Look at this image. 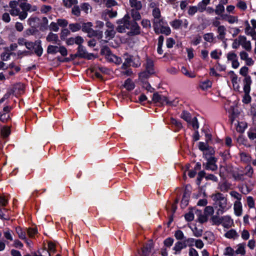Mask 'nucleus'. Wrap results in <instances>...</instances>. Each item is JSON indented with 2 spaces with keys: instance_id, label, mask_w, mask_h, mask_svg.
Returning a JSON list of instances; mask_svg holds the SVG:
<instances>
[{
  "instance_id": "obj_1",
  "label": "nucleus",
  "mask_w": 256,
  "mask_h": 256,
  "mask_svg": "<svg viewBox=\"0 0 256 256\" xmlns=\"http://www.w3.org/2000/svg\"><path fill=\"white\" fill-rule=\"evenodd\" d=\"M10 13L12 16H18V18L22 20L28 16V12H35L37 10V6H32L27 2V0H13L10 2Z\"/></svg>"
},
{
  "instance_id": "obj_2",
  "label": "nucleus",
  "mask_w": 256,
  "mask_h": 256,
  "mask_svg": "<svg viewBox=\"0 0 256 256\" xmlns=\"http://www.w3.org/2000/svg\"><path fill=\"white\" fill-rule=\"evenodd\" d=\"M152 24L154 31L156 34H164L168 35L170 34V28L165 26L166 23L162 17L152 19Z\"/></svg>"
},
{
  "instance_id": "obj_3",
  "label": "nucleus",
  "mask_w": 256,
  "mask_h": 256,
  "mask_svg": "<svg viewBox=\"0 0 256 256\" xmlns=\"http://www.w3.org/2000/svg\"><path fill=\"white\" fill-rule=\"evenodd\" d=\"M213 200L218 206L219 208L217 210V214H222L227 206V199L220 193H217L212 196Z\"/></svg>"
},
{
  "instance_id": "obj_4",
  "label": "nucleus",
  "mask_w": 256,
  "mask_h": 256,
  "mask_svg": "<svg viewBox=\"0 0 256 256\" xmlns=\"http://www.w3.org/2000/svg\"><path fill=\"white\" fill-rule=\"evenodd\" d=\"M92 24L91 22H88L84 23L82 25V30L84 32H86L89 37H92L96 36L98 38H102V32H97L92 28Z\"/></svg>"
},
{
  "instance_id": "obj_5",
  "label": "nucleus",
  "mask_w": 256,
  "mask_h": 256,
  "mask_svg": "<svg viewBox=\"0 0 256 256\" xmlns=\"http://www.w3.org/2000/svg\"><path fill=\"white\" fill-rule=\"evenodd\" d=\"M102 52L106 55V58L108 60L114 62L116 64H120L121 63V58L118 56L112 54L108 47H104L102 50Z\"/></svg>"
},
{
  "instance_id": "obj_6",
  "label": "nucleus",
  "mask_w": 256,
  "mask_h": 256,
  "mask_svg": "<svg viewBox=\"0 0 256 256\" xmlns=\"http://www.w3.org/2000/svg\"><path fill=\"white\" fill-rule=\"evenodd\" d=\"M152 100L154 102H159L162 105H164V104L170 106L175 105L174 104V102L168 100L167 97L160 95L158 94V92L154 94L152 96Z\"/></svg>"
},
{
  "instance_id": "obj_7",
  "label": "nucleus",
  "mask_w": 256,
  "mask_h": 256,
  "mask_svg": "<svg viewBox=\"0 0 256 256\" xmlns=\"http://www.w3.org/2000/svg\"><path fill=\"white\" fill-rule=\"evenodd\" d=\"M207 162L203 164L206 170H210L212 171H214L217 170L218 166L216 164V158L210 156L207 159Z\"/></svg>"
},
{
  "instance_id": "obj_8",
  "label": "nucleus",
  "mask_w": 256,
  "mask_h": 256,
  "mask_svg": "<svg viewBox=\"0 0 256 256\" xmlns=\"http://www.w3.org/2000/svg\"><path fill=\"white\" fill-rule=\"evenodd\" d=\"M182 24H183L184 27L186 28L188 25V21L186 19L184 20V21L180 20L175 19L170 22V26L174 29L180 28Z\"/></svg>"
},
{
  "instance_id": "obj_9",
  "label": "nucleus",
  "mask_w": 256,
  "mask_h": 256,
  "mask_svg": "<svg viewBox=\"0 0 256 256\" xmlns=\"http://www.w3.org/2000/svg\"><path fill=\"white\" fill-rule=\"evenodd\" d=\"M228 74L234 89L235 90H238L240 88L238 84L240 80L238 79L237 75L233 71H230Z\"/></svg>"
},
{
  "instance_id": "obj_10",
  "label": "nucleus",
  "mask_w": 256,
  "mask_h": 256,
  "mask_svg": "<svg viewBox=\"0 0 256 256\" xmlns=\"http://www.w3.org/2000/svg\"><path fill=\"white\" fill-rule=\"evenodd\" d=\"M240 46L246 51L252 50V44L250 40H247L246 38L244 36H240Z\"/></svg>"
},
{
  "instance_id": "obj_11",
  "label": "nucleus",
  "mask_w": 256,
  "mask_h": 256,
  "mask_svg": "<svg viewBox=\"0 0 256 256\" xmlns=\"http://www.w3.org/2000/svg\"><path fill=\"white\" fill-rule=\"evenodd\" d=\"M153 248V242L152 241L150 240L148 243L142 248V252L140 256H148L151 252L152 248Z\"/></svg>"
},
{
  "instance_id": "obj_12",
  "label": "nucleus",
  "mask_w": 256,
  "mask_h": 256,
  "mask_svg": "<svg viewBox=\"0 0 256 256\" xmlns=\"http://www.w3.org/2000/svg\"><path fill=\"white\" fill-rule=\"evenodd\" d=\"M240 56L242 60H244L247 66H252L254 64V61L251 58L248 57V54L245 51H242L240 52Z\"/></svg>"
},
{
  "instance_id": "obj_13",
  "label": "nucleus",
  "mask_w": 256,
  "mask_h": 256,
  "mask_svg": "<svg viewBox=\"0 0 256 256\" xmlns=\"http://www.w3.org/2000/svg\"><path fill=\"white\" fill-rule=\"evenodd\" d=\"M233 220L228 216H222L221 224L226 228H229L233 224Z\"/></svg>"
},
{
  "instance_id": "obj_14",
  "label": "nucleus",
  "mask_w": 256,
  "mask_h": 256,
  "mask_svg": "<svg viewBox=\"0 0 256 256\" xmlns=\"http://www.w3.org/2000/svg\"><path fill=\"white\" fill-rule=\"evenodd\" d=\"M117 16L116 11H112L110 10H106L102 13V18L106 20H108L109 18H112L116 17Z\"/></svg>"
},
{
  "instance_id": "obj_15",
  "label": "nucleus",
  "mask_w": 256,
  "mask_h": 256,
  "mask_svg": "<svg viewBox=\"0 0 256 256\" xmlns=\"http://www.w3.org/2000/svg\"><path fill=\"white\" fill-rule=\"evenodd\" d=\"M224 236L229 239L236 240L239 237V234L235 230L230 229L224 234Z\"/></svg>"
},
{
  "instance_id": "obj_16",
  "label": "nucleus",
  "mask_w": 256,
  "mask_h": 256,
  "mask_svg": "<svg viewBox=\"0 0 256 256\" xmlns=\"http://www.w3.org/2000/svg\"><path fill=\"white\" fill-rule=\"evenodd\" d=\"M234 209L235 214L240 216L242 214V205L240 201H236L234 204Z\"/></svg>"
},
{
  "instance_id": "obj_17",
  "label": "nucleus",
  "mask_w": 256,
  "mask_h": 256,
  "mask_svg": "<svg viewBox=\"0 0 256 256\" xmlns=\"http://www.w3.org/2000/svg\"><path fill=\"white\" fill-rule=\"evenodd\" d=\"M244 93H249L250 90L252 80L250 76H246L244 80Z\"/></svg>"
},
{
  "instance_id": "obj_18",
  "label": "nucleus",
  "mask_w": 256,
  "mask_h": 256,
  "mask_svg": "<svg viewBox=\"0 0 256 256\" xmlns=\"http://www.w3.org/2000/svg\"><path fill=\"white\" fill-rule=\"evenodd\" d=\"M34 53L38 56H40L42 55L43 53V49L41 46V41L40 40H36L35 42L34 48Z\"/></svg>"
},
{
  "instance_id": "obj_19",
  "label": "nucleus",
  "mask_w": 256,
  "mask_h": 256,
  "mask_svg": "<svg viewBox=\"0 0 256 256\" xmlns=\"http://www.w3.org/2000/svg\"><path fill=\"white\" fill-rule=\"evenodd\" d=\"M130 30V32L132 34H140V27L136 22H132Z\"/></svg>"
},
{
  "instance_id": "obj_20",
  "label": "nucleus",
  "mask_w": 256,
  "mask_h": 256,
  "mask_svg": "<svg viewBox=\"0 0 256 256\" xmlns=\"http://www.w3.org/2000/svg\"><path fill=\"white\" fill-rule=\"evenodd\" d=\"M217 32L218 33V38L221 40L225 39L226 34V28L224 26H218L217 29Z\"/></svg>"
},
{
  "instance_id": "obj_21",
  "label": "nucleus",
  "mask_w": 256,
  "mask_h": 256,
  "mask_svg": "<svg viewBox=\"0 0 256 256\" xmlns=\"http://www.w3.org/2000/svg\"><path fill=\"white\" fill-rule=\"evenodd\" d=\"M130 17L128 15H126L122 19L120 22V24H123L124 26L125 29H130L131 22L130 21Z\"/></svg>"
},
{
  "instance_id": "obj_22",
  "label": "nucleus",
  "mask_w": 256,
  "mask_h": 256,
  "mask_svg": "<svg viewBox=\"0 0 256 256\" xmlns=\"http://www.w3.org/2000/svg\"><path fill=\"white\" fill-rule=\"evenodd\" d=\"M134 58L133 56H130L128 54L124 55L125 61L122 66V69L126 70L128 67L132 65V61Z\"/></svg>"
},
{
  "instance_id": "obj_23",
  "label": "nucleus",
  "mask_w": 256,
  "mask_h": 256,
  "mask_svg": "<svg viewBox=\"0 0 256 256\" xmlns=\"http://www.w3.org/2000/svg\"><path fill=\"white\" fill-rule=\"evenodd\" d=\"M130 6L133 9L136 10H140L142 8V4L140 1L138 0H130Z\"/></svg>"
},
{
  "instance_id": "obj_24",
  "label": "nucleus",
  "mask_w": 256,
  "mask_h": 256,
  "mask_svg": "<svg viewBox=\"0 0 256 256\" xmlns=\"http://www.w3.org/2000/svg\"><path fill=\"white\" fill-rule=\"evenodd\" d=\"M46 40L48 42H52L54 43H57L58 41V34L50 32L46 38Z\"/></svg>"
},
{
  "instance_id": "obj_25",
  "label": "nucleus",
  "mask_w": 256,
  "mask_h": 256,
  "mask_svg": "<svg viewBox=\"0 0 256 256\" xmlns=\"http://www.w3.org/2000/svg\"><path fill=\"white\" fill-rule=\"evenodd\" d=\"M190 196V192L186 190L183 194L182 198L181 201L182 205L186 206L188 204Z\"/></svg>"
},
{
  "instance_id": "obj_26",
  "label": "nucleus",
  "mask_w": 256,
  "mask_h": 256,
  "mask_svg": "<svg viewBox=\"0 0 256 256\" xmlns=\"http://www.w3.org/2000/svg\"><path fill=\"white\" fill-rule=\"evenodd\" d=\"M154 62L150 58L146 59V70H148L149 73L150 74H154Z\"/></svg>"
},
{
  "instance_id": "obj_27",
  "label": "nucleus",
  "mask_w": 256,
  "mask_h": 256,
  "mask_svg": "<svg viewBox=\"0 0 256 256\" xmlns=\"http://www.w3.org/2000/svg\"><path fill=\"white\" fill-rule=\"evenodd\" d=\"M234 253L236 254H240L242 256L246 254L245 244H238L237 246V249L236 250V251H234Z\"/></svg>"
},
{
  "instance_id": "obj_28",
  "label": "nucleus",
  "mask_w": 256,
  "mask_h": 256,
  "mask_svg": "<svg viewBox=\"0 0 256 256\" xmlns=\"http://www.w3.org/2000/svg\"><path fill=\"white\" fill-rule=\"evenodd\" d=\"M186 247V242H182L178 241L176 243L175 246L174 248V250L176 252H180L182 249Z\"/></svg>"
},
{
  "instance_id": "obj_29",
  "label": "nucleus",
  "mask_w": 256,
  "mask_h": 256,
  "mask_svg": "<svg viewBox=\"0 0 256 256\" xmlns=\"http://www.w3.org/2000/svg\"><path fill=\"white\" fill-rule=\"evenodd\" d=\"M219 215L220 214H217V213L216 212V215H212V216L210 220H212L213 224L218 226L221 224L222 216L220 217Z\"/></svg>"
},
{
  "instance_id": "obj_30",
  "label": "nucleus",
  "mask_w": 256,
  "mask_h": 256,
  "mask_svg": "<svg viewBox=\"0 0 256 256\" xmlns=\"http://www.w3.org/2000/svg\"><path fill=\"white\" fill-rule=\"evenodd\" d=\"M124 87L128 90H131L134 88L135 85L130 79L128 78L125 81Z\"/></svg>"
},
{
  "instance_id": "obj_31",
  "label": "nucleus",
  "mask_w": 256,
  "mask_h": 256,
  "mask_svg": "<svg viewBox=\"0 0 256 256\" xmlns=\"http://www.w3.org/2000/svg\"><path fill=\"white\" fill-rule=\"evenodd\" d=\"M138 10L132 9L130 11L132 17L134 20L133 21L136 22V20H139L141 19V16Z\"/></svg>"
},
{
  "instance_id": "obj_32",
  "label": "nucleus",
  "mask_w": 256,
  "mask_h": 256,
  "mask_svg": "<svg viewBox=\"0 0 256 256\" xmlns=\"http://www.w3.org/2000/svg\"><path fill=\"white\" fill-rule=\"evenodd\" d=\"M164 40V36H160L158 39V49H157L158 53L160 54H162L163 53V51L162 50V47L163 44Z\"/></svg>"
},
{
  "instance_id": "obj_33",
  "label": "nucleus",
  "mask_w": 256,
  "mask_h": 256,
  "mask_svg": "<svg viewBox=\"0 0 256 256\" xmlns=\"http://www.w3.org/2000/svg\"><path fill=\"white\" fill-rule=\"evenodd\" d=\"M116 34V32L114 30H110L108 29L104 32V34L106 36V38L108 40H110L114 38Z\"/></svg>"
},
{
  "instance_id": "obj_34",
  "label": "nucleus",
  "mask_w": 256,
  "mask_h": 256,
  "mask_svg": "<svg viewBox=\"0 0 256 256\" xmlns=\"http://www.w3.org/2000/svg\"><path fill=\"white\" fill-rule=\"evenodd\" d=\"M212 86V82L208 80L202 82L200 84V87L202 90H206Z\"/></svg>"
},
{
  "instance_id": "obj_35",
  "label": "nucleus",
  "mask_w": 256,
  "mask_h": 256,
  "mask_svg": "<svg viewBox=\"0 0 256 256\" xmlns=\"http://www.w3.org/2000/svg\"><path fill=\"white\" fill-rule=\"evenodd\" d=\"M68 27L72 32H78L82 28V26L78 23L70 24H69Z\"/></svg>"
},
{
  "instance_id": "obj_36",
  "label": "nucleus",
  "mask_w": 256,
  "mask_h": 256,
  "mask_svg": "<svg viewBox=\"0 0 256 256\" xmlns=\"http://www.w3.org/2000/svg\"><path fill=\"white\" fill-rule=\"evenodd\" d=\"M63 5L66 7L70 8L72 5L78 4V0H62Z\"/></svg>"
},
{
  "instance_id": "obj_37",
  "label": "nucleus",
  "mask_w": 256,
  "mask_h": 256,
  "mask_svg": "<svg viewBox=\"0 0 256 256\" xmlns=\"http://www.w3.org/2000/svg\"><path fill=\"white\" fill-rule=\"evenodd\" d=\"M58 46H57L49 45L47 48V52L49 54H55L58 52Z\"/></svg>"
},
{
  "instance_id": "obj_38",
  "label": "nucleus",
  "mask_w": 256,
  "mask_h": 256,
  "mask_svg": "<svg viewBox=\"0 0 256 256\" xmlns=\"http://www.w3.org/2000/svg\"><path fill=\"white\" fill-rule=\"evenodd\" d=\"M224 12V7L222 4H218L214 9V12L216 15L220 16Z\"/></svg>"
},
{
  "instance_id": "obj_39",
  "label": "nucleus",
  "mask_w": 256,
  "mask_h": 256,
  "mask_svg": "<svg viewBox=\"0 0 256 256\" xmlns=\"http://www.w3.org/2000/svg\"><path fill=\"white\" fill-rule=\"evenodd\" d=\"M86 52L84 50L82 46H79L78 47V50L77 53L76 54V56H78L81 58H83L85 56V54Z\"/></svg>"
},
{
  "instance_id": "obj_40",
  "label": "nucleus",
  "mask_w": 256,
  "mask_h": 256,
  "mask_svg": "<svg viewBox=\"0 0 256 256\" xmlns=\"http://www.w3.org/2000/svg\"><path fill=\"white\" fill-rule=\"evenodd\" d=\"M214 154V148L210 146L206 149V150L204 152V155L206 159L212 156Z\"/></svg>"
},
{
  "instance_id": "obj_41",
  "label": "nucleus",
  "mask_w": 256,
  "mask_h": 256,
  "mask_svg": "<svg viewBox=\"0 0 256 256\" xmlns=\"http://www.w3.org/2000/svg\"><path fill=\"white\" fill-rule=\"evenodd\" d=\"M16 231L20 238L22 240H26V234L23 232L20 227H16Z\"/></svg>"
},
{
  "instance_id": "obj_42",
  "label": "nucleus",
  "mask_w": 256,
  "mask_h": 256,
  "mask_svg": "<svg viewBox=\"0 0 256 256\" xmlns=\"http://www.w3.org/2000/svg\"><path fill=\"white\" fill-rule=\"evenodd\" d=\"M236 6L242 11L246 10L248 8L246 4L244 1L242 0H239L236 4Z\"/></svg>"
},
{
  "instance_id": "obj_43",
  "label": "nucleus",
  "mask_w": 256,
  "mask_h": 256,
  "mask_svg": "<svg viewBox=\"0 0 256 256\" xmlns=\"http://www.w3.org/2000/svg\"><path fill=\"white\" fill-rule=\"evenodd\" d=\"M153 19H156L162 17L159 8H154L152 11Z\"/></svg>"
},
{
  "instance_id": "obj_44",
  "label": "nucleus",
  "mask_w": 256,
  "mask_h": 256,
  "mask_svg": "<svg viewBox=\"0 0 256 256\" xmlns=\"http://www.w3.org/2000/svg\"><path fill=\"white\" fill-rule=\"evenodd\" d=\"M230 184L224 182L222 184H219V187L221 191L226 192L230 188Z\"/></svg>"
},
{
  "instance_id": "obj_45",
  "label": "nucleus",
  "mask_w": 256,
  "mask_h": 256,
  "mask_svg": "<svg viewBox=\"0 0 256 256\" xmlns=\"http://www.w3.org/2000/svg\"><path fill=\"white\" fill-rule=\"evenodd\" d=\"M152 74H153L149 73L148 70H146V71H144L139 74V78L141 80H144L148 78Z\"/></svg>"
},
{
  "instance_id": "obj_46",
  "label": "nucleus",
  "mask_w": 256,
  "mask_h": 256,
  "mask_svg": "<svg viewBox=\"0 0 256 256\" xmlns=\"http://www.w3.org/2000/svg\"><path fill=\"white\" fill-rule=\"evenodd\" d=\"M214 213V208L211 206H206L204 210V214L208 216H212Z\"/></svg>"
},
{
  "instance_id": "obj_47",
  "label": "nucleus",
  "mask_w": 256,
  "mask_h": 256,
  "mask_svg": "<svg viewBox=\"0 0 256 256\" xmlns=\"http://www.w3.org/2000/svg\"><path fill=\"white\" fill-rule=\"evenodd\" d=\"M245 25L246 26L244 29L245 33L247 35H250L254 30L250 26L248 21L245 22Z\"/></svg>"
},
{
  "instance_id": "obj_48",
  "label": "nucleus",
  "mask_w": 256,
  "mask_h": 256,
  "mask_svg": "<svg viewBox=\"0 0 256 256\" xmlns=\"http://www.w3.org/2000/svg\"><path fill=\"white\" fill-rule=\"evenodd\" d=\"M254 173V170L250 166H247L244 168V174L250 178H252Z\"/></svg>"
},
{
  "instance_id": "obj_49",
  "label": "nucleus",
  "mask_w": 256,
  "mask_h": 256,
  "mask_svg": "<svg viewBox=\"0 0 256 256\" xmlns=\"http://www.w3.org/2000/svg\"><path fill=\"white\" fill-rule=\"evenodd\" d=\"M52 8L50 6L42 5L41 6L40 11L42 14H46L51 11Z\"/></svg>"
},
{
  "instance_id": "obj_50",
  "label": "nucleus",
  "mask_w": 256,
  "mask_h": 256,
  "mask_svg": "<svg viewBox=\"0 0 256 256\" xmlns=\"http://www.w3.org/2000/svg\"><path fill=\"white\" fill-rule=\"evenodd\" d=\"M58 26L65 28L67 26L68 24V21L64 18H58L56 20Z\"/></svg>"
},
{
  "instance_id": "obj_51",
  "label": "nucleus",
  "mask_w": 256,
  "mask_h": 256,
  "mask_svg": "<svg viewBox=\"0 0 256 256\" xmlns=\"http://www.w3.org/2000/svg\"><path fill=\"white\" fill-rule=\"evenodd\" d=\"M190 228L193 232L195 236L200 237L202 236V230L201 228H198L196 226H194V228Z\"/></svg>"
},
{
  "instance_id": "obj_52",
  "label": "nucleus",
  "mask_w": 256,
  "mask_h": 256,
  "mask_svg": "<svg viewBox=\"0 0 256 256\" xmlns=\"http://www.w3.org/2000/svg\"><path fill=\"white\" fill-rule=\"evenodd\" d=\"M228 60L231 62L235 61L238 59L237 55L234 52H230L227 54L226 56Z\"/></svg>"
},
{
  "instance_id": "obj_53",
  "label": "nucleus",
  "mask_w": 256,
  "mask_h": 256,
  "mask_svg": "<svg viewBox=\"0 0 256 256\" xmlns=\"http://www.w3.org/2000/svg\"><path fill=\"white\" fill-rule=\"evenodd\" d=\"M49 29L50 30H52L55 32H58L59 30V26L56 22H52L49 26Z\"/></svg>"
},
{
  "instance_id": "obj_54",
  "label": "nucleus",
  "mask_w": 256,
  "mask_h": 256,
  "mask_svg": "<svg viewBox=\"0 0 256 256\" xmlns=\"http://www.w3.org/2000/svg\"><path fill=\"white\" fill-rule=\"evenodd\" d=\"M181 118H183L184 120H185L188 122H190L191 120V116L189 112H186V111H183Z\"/></svg>"
},
{
  "instance_id": "obj_55",
  "label": "nucleus",
  "mask_w": 256,
  "mask_h": 256,
  "mask_svg": "<svg viewBox=\"0 0 256 256\" xmlns=\"http://www.w3.org/2000/svg\"><path fill=\"white\" fill-rule=\"evenodd\" d=\"M70 31L68 28L62 29L60 34L62 40H64L66 36L70 34Z\"/></svg>"
},
{
  "instance_id": "obj_56",
  "label": "nucleus",
  "mask_w": 256,
  "mask_h": 256,
  "mask_svg": "<svg viewBox=\"0 0 256 256\" xmlns=\"http://www.w3.org/2000/svg\"><path fill=\"white\" fill-rule=\"evenodd\" d=\"M250 233L246 229L243 230L241 232V237L244 240H246L250 238Z\"/></svg>"
},
{
  "instance_id": "obj_57",
  "label": "nucleus",
  "mask_w": 256,
  "mask_h": 256,
  "mask_svg": "<svg viewBox=\"0 0 256 256\" xmlns=\"http://www.w3.org/2000/svg\"><path fill=\"white\" fill-rule=\"evenodd\" d=\"M204 38L206 42H212L214 40V34L212 33H207L204 36Z\"/></svg>"
},
{
  "instance_id": "obj_58",
  "label": "nucleus",
  "mask_w": 256,
  "mask_h": 256,
  "mask_svg": "<svg viewBox=\"0 0 256 256\" xmlns=\"http://www.w3.org/2000/svg\"><path fill=\"white\" fill-rule=\"evenodd\" d=\"M36 253H37V256H50V252L44 248L42 249L41 250H38Z\"/></svg>"
},
{
  "instance_id": "obj_59",
  "label": "nucleus",
  "mask_w": 256,
  "mask_h": 256,
  "mask_svg": "<svg viewBox=\"0 0 256 256\" xmlns=\"http://www.w3.org/2000/svg\"><path fill=\"white\" fill-rule=\"evenodd\" d=\"M132 65L134 67H138L140 65V62L138 56H134L132 60Z\"/></svg>"
},
{
  "instance_id": "obj_60",
  "label": "nucleus",
  "mask_w": 256,
  "mask_h": 256,
  "mask_svg": "<svg viewBox=\"0 0 256 256\" xmlns=\"http://www.w3.org/2000/svg\"><path fill=\"white\" fill-rule=\"evenodd\" d=\"M72 14L78 16L80 14V10L78 6H74L72 10Z\"/></svg>"
},
{
  "instance_id": "obj_61",
  "label": "nucleus",
  "mask_w": 256,
  "mask_h": 256,
  "mask_svg": "<svg viewBox=\"0 0 256 256\" xmlns=\"http://www.w3.org/2000/svg\"><path fill=\"white\" fill-rule=\"evenodd\" d=\"M174 236L178 240H182L184 237V233L180 230H177L175 232Z\"/></svg>"
},
{
  "instance_id": "obj_62",
  "label": "nucleus",
  "mask_w": 256,
  "mask_h": 256,
  "mask_svg": "<svg viewBox=\"0 0 256 256\" xmlns=\"http://www.w3.org/2000/svg\"><path fill=\"white\" fill-rule=\"evenodd\" d=\"M232 254H234V250L230 246L226 247L224 250V256H232Z\"/></svg>"
},
{
  "instance_id": "obj_63",
  "label": "nucleus",
  "mask_w": 256,
  "mask_h": 256,
  "mask_svg": "<svg viewBox=\"0 0 256 256\" xmlns=\"http://www.w3.org/2000/svg\"><path fill=\"white\" fill-rule=\"evenodd\" d=\"M1 134L4 138L8 136L10 134V128L9 127H4L2 130Z\"/></svg>"
},
{
  "instance_id": "obj_64",
  "label": "nucleus",
  "mask_w": 256,
  "mask_h": 256,
  "mask_svg": "<svg viewBox=\"0 0 256 256\" xmlns=\"http://www.w3.org/2000/svg\"><path fill=\"white\" fill-rule=\"evenodd\" d=\"M248 134L250 139L256 142V130H250Z\"/></svg>"
}]
</instances>
